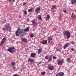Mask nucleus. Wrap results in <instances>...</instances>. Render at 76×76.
Instances as JSON below:
<instances>
[{
	"mask_svg": "<svg viewBox=\"0 0 76 76\" xmlns=\"http://www.w3.org/2000/svg\"><path fill=\"white\" fill-rule=\"evenodd\" d=\"M27 4V3L26 2H25V3H23V5H24V6H25V5H26V4Z\"/></svg>",
	"mask_w": 76,
	"mask_h": 76,
	"instance_id": "35",
	"label": "nucleus"
},
{
	"mask_svg": "<svg viewBox=\"0 0 76 76\" xmlns=\"http://www.w3.org/2000/svg\"><path fill=\"white\" fill-rule=\"evenodd\" d=\"M53 59H56V57L55 56H53Z\"/></svg>",
	"mask_w": 76,
	"mask_h": 76,
	"instance_id": "38",
	"label": "nucleus"
},
{
	"mask_svg": "<svg viewBox=\"0 0 76 76\" xmlns=\"http://www.w3.org/2000/svg\"><path fill=\"white\" fill-rule=\"evenodd\" d=\"M10 25L9 24H6L5 25V27L3 29V31H5L6 29H7L10 26Z\"/></svg>",
	"mask_w": 76,
	"mask_h": 76,
	"instance_id": "7",
	"label": "nucleus"
},
{
	"mask_svg": "<svg viewBox=\"0 0 76 76\" xmlns=\"http://www.w3.org/2000/svg\"><path fill=\"white\" fill-rule=\"evenodd\" d=\"M11 64V66H15V63L14 62H12V63Z\"/></svg>",
	"mask_w": 76,
	"mask_h": 76,
	"instance_id": "26",
	"label": "nucleus"
},
{
	"mask_svg": "<svg viewBox=\"0 0 76 76\" xmlns=\"http://www.w3.org/2000/svg\"><path fill=\"white\" fill-rule=\"evenodd\" d=\"M53 31H56V28L55 27H54L53 28Z\"/></svg>",
	"mask_w": 76,
	"mask_h": 76,
	"instance_id": "37",
	"label": "nucleus"
},
{
	"mask_svg": "<svg viewBox=\"0 0 76 76\" xmlns=\"http://www.w3.org/2000/svg\"><path fill=\"white\" fill-rule=\"evenodd\" d=\"M35 56H36V54L33 53H31L30 57L33 58H34L35 57Z\"/></svg>",
	"mask_w": 76,
	"mask_h": 76,
	"instance_id": "12",
	"label": "nucleus"
},
{
	"mask_svg": "<svg viewBox=\"0 0 76 76\" xmlns=\"http://www.w3.org/2000/svg\"><path fill=\"white\" fill-rule=\"evenodd\" d=\"M71 43L72 44H74V43H75V42H74L73 41H71Z\"/></svg>",
	"mask_w": 76,
	"mask_h": 76,
	"instance_id": "39",
	"label": "nucleus"
},
{
	"mask_svg": "<svg viewBox=\"0 0 76 76\" xmlns=\"http://www.w3.org/2000/svg\"><path fill=\"white\" fill-rule=\"evenodd\" d=\"M71 50L72 51H74V50H75V49L73 48H71Z\"/></svg>",
	"mask_w": 76,
	"mask_h": 76,
	"instance_id": "40",
	"label": "nucleus"
},
{
	"mask_svg": "<svg viewBox=\"0 0 76 76\" xmlns=\"http://www.w3.org/2000/svg\"><path fill=\"white\" fill-rule=\"evenodd\" d=\"M34 35L33 34H31L30 35V36L31 38H33L34 37Z\"/></svg>",
	"mask_w": 76,
	"mask_h": 76,
	"instance_id": "30",
	"label": "nucleus"
},
{
	"mask_svg": "<svg viewBox=\"0 0 76 76\" xmlns=\"http://www.w3.org/2000/svg\"><path fill=\"white\" fill-rule=\"evenodd\" d=\"M14 50H15V48H14V47H11L8 49V51L10 52V53L12 54H13V53H15V51H14Z\"/></svg>",
	"mask_w": 76,
	"mask_h": 76,
	"instance_id": "3",
	"label": "nucleus"
},
{
	"mask_svg": "<svg viewBox=\"0 0 76 76\" xmlns=\"http://www.w3.org/2000/svg\"><path fill=\"white\" fill-rule=\"evenodd\" d=\"M42 49L39 48L38 50V54H41L42 53Z\"/></svg>",
	"mask_w": 76,
	"mask_h": 76,
	"instance_id": "18",
	"label": "nucleus"
},
{
	"mask_svg": "<svg viewBox=\"0 0 76 76\" xmlns=\"http://www.w3.org/2000/svg\"><path fill=\"white\" fill-rule=\"evenodd\" d=\"M58 75H59V76H64V73L63 72H61L59 73H58Z\"/></svg>",
	"mask_w": 76,
	"mask_h": 76,
	"instance_id": "16",
	"label": "nucleus"
},
{
	"mask_svg": "<svg viewBox=\"0 0 76 76\" xmlns=\"http://www.w3.org/2000/svg\"><path fill=\"white\" fill-rule=\"evenodd\" d=\"M75 0H71V4H75Z\"/></svg>",
	"mask_w": 76,
	"mask_h": 76,
	"instance_id": "21",
	"label": "nucleus"
},
{
	"mask_svg": "<svg viewBox=\"0 0 76 76\" xmlns=\"http://www.w3.org/2000/svg\"><path fill=\"white\" fill-rule=\"evenodd\" d=\"M28 61H29V62H30V63H33V62L34 61V59H32L31 58H28Z\"/></svg>",
	"mask_w": 76,
	"mask_h": 76,
	"instance_id": "14",
	"label": "nucleus"
},
{
	"mask_svg": "<svg viewBox=\"0 0 76 76\" xmlns=\"http://www.w3.org/2000/svg\"><path fill=\"white\" fill-rule=\"evenodd\" d=\"M49 57L50 58L48 59V62H50L52 60V57H53V56L52 55H50Z\"/></svg>",
	"mask_w": 76,
	"mask_h": 76,
	"instance_id": "15",
	"label": "nucleus"
},
{
	"mask_svg": "<svg viewBox=\"0 0 76 76\" xmlns=\"http://www.w3.org/2000/svg\"><path fill=\"white\" fill-rule=\"evenodd\" d=\"M41 6L38 7L35 10L36 13H39V10H41Z\"/></svg>",
	"mask_w": 76,
	"mask_h": 76,
	"instance_id": "5",
	"label": "nucleus"
},
{
	"mask_svg": "<svg viewBox=\"0 0 76 76\" xmlns=\"http://www.w3.org/2000/svg\"><path fill=\"white\" fill-rule=\"evenodd\" d=\"M70 43H67L65 45H64L63 47L64 49V50L67 47H69V45H70Z\"/></svg>",
	"mask_w": 76,
	"mask_h": 76,
	"instance_id": "11",
	"label": "nucleus"
},
{
	"mask_svg": "<svg viewBox=\"0 0 76 76\" xmlns=\"http://www.w3.org/2000/svg\"><path fill=\"white\" fill-rule=\"evenodd\" d=\"M38 19L39 20H42V18L40 15H39L37 17Z\"/></svg>",
	"mask_w": 76,
	"mask_h": 76,
	"instance_id": "22",
	"label": "nucleus"
},
{
	"mask_svg": "<svg viewBox=\"0 0 76 76\" xmlns=\"http://www.w3.org/2000/svg\"><path fill=\"white\" fill-rule=\"evenodd\" d=\"M48 67L50 70H53L54 69V66H48Z\"/></svg>",
	"mask_w": 76,
	"mask_h": 76,
	"instance_id": "10",
	"label": "nucleus"
},
{
	"mask_svg": "<svg viewBox=\"0 0 76 76\" xmlns=\"http://www.w3.org/2000/svg\"><path fill=\"white\" fill-rule=\"evenodd\" d=\"M41 44H45V45L46 44H47V40H44L43 41H42V42H41Z\"/></svg>",
	"mask_w": 76,
	"mask_h": 76,
	"instance_id": "13",
	"label": "nucleus"
},
{
	"mask_svg": "<svg viewBox=\"0 0 76 76\" xmlns=\"http://www.w3.org/2000/svg\"><path fill=\"white\" fill-rule=\"evenodd\" d=\"M15 1V0H10L9 2L10 3H12V2H13Z\"/></svg>",
	"mask_w": 76,
	"mask_h": 76,
	"instance_id": "32",
	"label": "nucleus"
},
{
	"mask_svg": "<svg viewBox=\"0 0 76 76\" xmlns=\"http://www.w3.org/2000/svg\"><path fill=\"white\" fill-rule=\"evenodd\" d=\"M64 35H66V38L69 39L70 38L71 34L70 32L68 31H65L63 33Z\"/></svg>",
	"mask_w": 76,
	"mask_h": 76,
	"instance_id": "2",
	"label": "nucleus"
},
{
	"mask_svg": "<svg viewBox=\"0 0 76 76\" xmlns=\"http://www.w3.org/2000/svg\"><path fill=\"white\" fill-rule=\"evenodd\" d=\"M50 16L49 15H48L46 17V19H47V20H48V19H50Z\"/></svg>",
	"mask_w": 76,
	"mask_h": 76,
	"instance_id": "24",
	"label": "nucleus"
},
{
	"mask_svg": "<svg viewBox=\"0 0 76 76\" xmlns=\"http://www.w3.org/2000/svg\"><path fill=\"white\" fill-rule=\"evenodd\" d=\"M13 76H19V75L18 74H15Z\"/></svg>",
	"mask_w": 76,
	"mask_h": 76,
	"instance_id": "34",
	"label": "nucleus"
},
{
	"mask_svg": "<svg viewBox=\"0 0 76 76\" xmlns=\"http://www.w3.org/2000/svg\"><path fill=\"white\" fill-rule=\"evenodd\" d=\"M6 38L5 37H4L1 41L0 43V45L1 46L2 45H3V44L5 42V41H6Z\"/></svg>",
	"mask_w": 76,
	"mask_h": 76,
	"instance_id": "6",
	"label": "nucleus"
},
{
	"mask_svg": "<svg viewBox=\"0 0 76 76\" xmlns=\"http://www.w3.org/2000/svg\"><path fill=\"white\" fill-rule=\"evenodd\" d=\"M30 65H32V62H31L30 63Z\"/></svg>",
	"mask_w": 76,
	"mask_h": 76,
	"instance_id": "43",
	"label": "nucleus"
},
{
	"mask_svg": "<svg viewBox=\"0 0 76 76\" xmlns=\"http://www.w3.org/2000/svg\"><path fill=\"white\" fill-rule=\"evenodd\" d=\"M56 5H53L51 8L52 10H54V9H56Z\"/></svg>",
	"mask_w": 76,
	"mask_h": 76,
	"instance_id": "19",
	"label": "nucleus"
},
{
	"mask_svg": "<svg viewBox=\"0 0 76 76\" xmlns=\"http://www.w3.org/2000/svg\"><path fill=\"white\" fill-rule=\"evenodd\" d=\"M55 76H59L58 74V73H57V74H56V75Z\"/></svg>",
	"mask_w": 76,
	"mask_h": 76,
	"instance_id": "41",
	"label": "nucleus"
},
{
	"mask_svg": "<svg viewBox=\"0 0 76 76\" xmlns=\"http://www.w3.org/2000/svg\"><path fill=\"white\" fill-rule=\"evenodd\" d=\"M71 17L72 19H74L75 18H76V16H75V15H74L72 16Z\"/></svg>",
	"mask_w": 76,
	"mask_h": 76,
	"instance_id": "28",
	"label": "nucleus"
},
{
	"mask_svg": "<svg viewBox=\"0 0 76 76\" xmlns=\"http://www.w3.org/2000/svg\"><path fill=\"white\" fill-rule=\"evenodd\" d=\"M70 58H67L66 59L68 63H70Z\"/></svg>",
	"mask_w": 76,
	"mask_h": 76,
	"instance_id": "25",
	"label": "nucleus"
},
{
	"mask_svg": "<svg viewBox=\"0 0 76 76\" xmlns=\"http://www.w3.org/2000/svg\"><path fill=\"white\" fill-rule=\"evenodd\" d=\"M45 72H41V74H42V75H45Z\"/></svg>",
	"mask_w": 76,
	"mask_h": 76,
	"instance_id": "27",
	"label": "nucleus"
},
{
	"mask_svg": "<svg viewBox=\"0 0 76 76\" xmlns=\"http://www.w3.org/2000/svg\"><path fill=\"white\" fill-rule=\"evenodd\" d=\"M21 41L22 42H25L26 43L28 42V40L26 39L25 38H22L21 39Z\"/></svg>",
	"mask_w": 76,
	"mask_h": 76,
	"instance_id": "9",
	"label": "nucleus"
},
{
	"mask_svg": "<svg viewBox=\"0 0 76 76\" xmlns=\"http://www.w3.org/2000/svg\"><path fill=\"white\" fill-rule=\"evenodd\" d=\"M42 63V62H39L37 64V66H39L40 64H41Z\"/></svg>",
	"mask_w": 76,
	"mask_h": 76,
	"instance_id": "31",
	"label": "nucleus"
},
{
	"mask_svg": "<svg viewBox=\"0 0 76 76\" xmlns=\"http://www.w3.org/2000/svg\"><path fill=\"white\" fill-rule=\"evenodd\" d=\"M64 59H62L61 60L58 59V62L57 63V64L58 65H62L63 62H64Z\"/></svg>",
	"mask_w": 76,
	"mask_h": 76,
	"instance_id": "4",
	"label": "nucleus"
},
{
	"mask_svg": "<svg viewBox=\"0 0 76 76\" xmlns=\"http://www.w3.org/2000/svg\"><path fill=\"white\" fill-rule=\"evenodd\" d=\"M13 68L14 69H15V66H14L13 67Z\"/></svg>",
	"mask_w": 76,
	"mask_h": 76,
	"instance_id": "44",
	"label": "nucleus"
},
{
	"mask_svg": "<svg viewBox=\"0 0 76 76\" xmlns=\"http://www.w3.org/2000/svg\"><path fill=\"white\" fill-rule=\"evenodd\" d=\"M33 9H34V8H31L30 9H29L28 10V12H31L33 10Z\"/></svg>",
	"mask_w": 76,
	"mask_h": 76,
	"instance_id": "23",
	"label": "nucleus"
},
{
	"mask_svg": "<svg viewBox=\"0 0 76 76\" xmlns=\"http://www.w3.org/2000/svg\"><path fill=\"white\" fill-rule=\"evenodd\" d=\"M59 18L60 19V17H59Z\"/></svg>",
	"mask_w": 76,
	"mask_h": 76,
	"instance_id": "47",
	"label": "nucleus"
},
{
	"mask_svg": "<svg viewBox=\"0 0 76 76\" xmlns=\"http://www.w3.org/2000/svg\"><path fill=\"white\" fill-rule=\"evenodd\" d=\"M47 39L48 41V44L50 43V41H53V38H52L51 37H49L47 38Z\"/></svg>",
	"mask_w": 76,
	"mask_h": 76,
	"instance_id": "8",
	"label": "nucleus"
},
{
	"mask_svg": "<svg viewBox=\"0 0 76 76\" xmlns=\"http://www.w3.org/2000/svg\"><path fill=\"white\" fill-rule=\"evenodd\" d=\"M50 42H51V43H53V42L52 41Z\"/></svg>",
	"mask_w": 76,
	"mask_h": 76,
	"instance_id": "46",
	"label": "nucleus"
},
{
	"mask_svg": "<svg viewBox=\"0 0 76 76\" xmlns=\"http://www.w3.org/2000/svg\"><path fill=\"white\" fill-rule=\"evenodd\" d=\"M45 59H46V60L47 59H48V56H45Z\"/></svg>",
	"mask_w": 76,
	"mask_h": 76,
	"instance_id": "33",
	"label": "nucleus"
},
{
	"mask_svg": "<svg viewBox=\"0 0 76 76\" xmlns=\"http://www.w3.org/2000/svg\"><path fill=\"white\" fill-rule=\"evenodd\" d=\"M24 13L25 15H27L28 13L26 11H25L24 12Z\"/></svg>",
	"mask_w": 76,
	"mask_h": 76,
	"instance_id": "29",
	"label": "nucleus"
},
{
	"mask_svg": "<svg viewBox=\"0 0 76 76\" xmlns=\"http://www.w3.org/2000/svg\"><path fill=\"white\" fill-rule=\"evenodd\" d=\"M2 23H5V22L4 21H3L2 22Z\"/></svg>",
	"mask_w": 76,
	"mask_h": 76,
	"instance_id": "42",
	"label": "nucleus"
},
{
	"mask_svg": "<svg viewBox=\"0 0 76 76\" xmlns=\"http://www.w3.org/2000/svg\"><path fill=\"white\" fill-rule=\"evenodd\" d=\"M23 31L25 32H28L29 31V27H27L24 29L20 30V28H18L16 31L15 34L16 36L19 37L20 35L21 37H23L24 35Z\"/></svg>",
	"mask_w": 76,
	"mask_h": 76,
	"instance_id": "1",
	"label": "nucleus"
},
{
	"mask_svg": "<svg viewBox=\"0 0 76 76\" xmlns=\"http://www.w3.org/2000/svg\"><path fill=\"white\" fill-rule=\"evenodd\" d=\"M75 3H76V0H75Z\"/></svg>",
	"mask_w": 76,
	"mask_h": 76,
	"instance_id": "45",
	"label": "nucleus"
},
{
	"mask_svg": "<svg viewBox=\"0 0 76 76\" xmlns=\"http://www.w3.org/2000/svg\"><path fill=\"white\" fill-rule=\"evenodd\" d=\"M6 30H7L8 31H11V27L10 26L7 29H6Z\"/></svg>",
	"mask_w": 76,
	"mask_h": 76,
	"instance_id": "20",
	"label": "nucleus"
},
{
	"mask_svg": "<svg viewBox=\"0 0 76 76\" xmlns=\"http://www.w3.org/2000/svg\"><path fill=\"white\" fill-rule=\"evenodd\" d=\"M63 12L64 13H66V11L65 10H63Z\"/></svg>",
	"mask_w": 76,
	"mask_h": 76,
	"instance_id": "36",
	"label": "nucleus"
},
{
	"mask_svg": "<svg viewBox=\"0 0 76 76\" xmlns=\"http://www.w3.org/2000/svg\"><path fill=\"white\" fill-rule=\"evenodd\" d=\"M32 23L34 26H35L36 25V20L34 19L32 21Z\"/></svg>",
	"mask_w": 76,
	"mask_h": 76,
	"instance_id": "17",
	"label": "nucleus"
}]
</instances>
